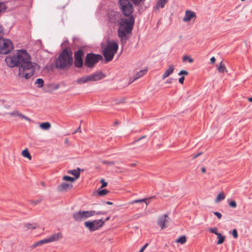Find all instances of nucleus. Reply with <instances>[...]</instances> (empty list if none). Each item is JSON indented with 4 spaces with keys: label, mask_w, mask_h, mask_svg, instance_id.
Here are the masks:
<instances>
[{
    "label": "nucleus",
    "mask_w": 252,
    "mask_h": 252,
    "mask_svg": "<svg viewBox=\"0 0 252 252\" xmlns=\"http://www.w3.org/2000/svg\"><path fill=\"white\" fill-rule=\"evenodd\" d=\"M5 61L10 67L18 66L19 76L26 79L33 76L35 70L39 68L38 64L32 62L30 56L24 50H18L13 56L7 57Z\"/></svg>",
    "instance_id": "f257e3e1"
},
{
    "label": "nucleus",
    "mask_w": 252,
    "mask_h": 252,
    "mask_svg": "<svg viewBox=\"0 0 252 252\" xmlns=\"http://www.w3.org/2000/svg\"><path fill=\"white\" fill-rule=\"evenodd\" d=\"M73 63V53L70 47L64 49L59 54L55 61L57 69L64 70L69 68Z\"/></svg>",
    "instance_id": "f03ea898"
},
{
    "label": "nucleus",
    "mask_w": 252,
    "mask_h": 252,
    "mask_svg": "<svg viewBox=\"0 0 252 252\" xmlns=\"http://www.w3.org/2000/svg\"><path fill=\"white\" fill-rule=\"evenodd\" d=\"M118 44L115 41L109 42L103 51V55L106 62L111 61L118 49Z\"/></svg>",
    "instance_id": "7ed1b4c3"
},
{
    "label": "nucleus",
    "mask_w": 252,
    "mask_h": 252,
    "mask_svg": "<svg viewBox=\"0 0 252 252\" xmlns=\"http://www.w3.org/2000/svg\"><path fill=\"white\" fill-rule=\"evenodd\" d=\"M102 59V56L99 54L88 53L86 56L84 64L88 68H93Z\"/></svg>",
    "instance_id": "20e7f679"
},
{
    "label": "nucleus",
    "mask_w": 252,
    "mask_h": 252,
    "mask_svg": "<svg viewBox=\"0 0 252 252\" xmlns=\"http://www.w3.org/2000/svg\"><path fill=\"white\" fill-rule=\"evenodd\" d=\"M13 49L11 41L0 37V54L6 55Z\"/></svg>",
    "instance_id": "39448f33"
},
{
    "label": "nucleus",
    "mask_w": 252,
    "mask_h": 252,
    "mask_svg": "<svg viewBox=\"0 0 252 252\" xmlns=\"http://www.w3.org/2000/svg\"><path fill=\"white\" fill-rule=\"evenodd\" d=\"M95 211H80L73 214L72 217L76 221H82L95 215Z\"/></svg>",
    "instance_id": "423d86ee"
},
{
    "label": "nucleus",
    "mask_w": 252,
    "mask_h": 252,
    "mask_svg": "<svg viewBox=\"0 0 252 252\" xmlns=\"http://www.w3.org/2000/svg\"><path fill=\"white\" fill-rule=\"evenodd\" d=\"M105 221L102 220H94L93 221H86L84 222L85 226L90 231H94L103 226Z\"/></svg>",
    "instance_id": "0eeeda50"
},
{
    "label": "nucleus",
    "mask_w": 252,
    "mask_h": 252,
    "mask_svg": "<svg viewBox=\"0 0 252 252\" xmlns=\"http://www.w3.org/2000/svg\"><path fill=\"white\" fill-rule=\"evenodd\" d=\"M84 56V52L82 49H78L75 52L74 54V62H73L74 66L77 68H81L83 65V57Z\"/></svg>",
    "instance_id": "6e6552de"
},
{
    "label": "nucleus",
    "mask_w": 252,
    "mask_h": 252,
    "mask_svg": "<svg viewBox=\"0 0 252 252\" xmlns=\"http://www.w3.org/2000/svg\"><path fill=\"white\" fill-rule=\"evenodd\" d=\"M121 14L119 12L116 11H112L109 13V21L114 24H117L119 27L118 30L120 29V23L121 20L123 19L121 18Z\"/></svg>",
    "instance_id": "1a4fd4ad"
},
{
    "label": "nucleus",
    "mask_w": 252,
    "mask_h": 252,
    "mask_svg": "<svg viewBox=\"0 0 252 252\" xmlns=\"http://www.w3.org/2000/svg\"><path fill=\"white\" fill-rule=\"evenodd\" d=\"M89 76L90 81H97L104 78L105 75H104L102 71H96L95 73L91 74Z\"/></svg>",
    "instance_id": "9d476101"
},
{
    "label": "nucleus",
    "mask_w": 252,
    "mask_h": 252,
    "mask_svg": "<svg viewBox=\"0 0 252 252\" xmlns=\"http://www.w3.org/2000/svg\"><path fill=\"white\" fill-rule=\"evenodd\" d=\"M196 18V14L194 12L189 10H187L185 12V15L183 18L184 22H189L192 19L195 20Z\"/></svg>",
    "instance_id": "9b49d317"
},
{
    "label": "nucleus",
    "mask_w": 252,
    "mask_h": 252,
    "mask_svg": "<svg viewBox=\"0 0 252 252\" xmlns=\"http://www.w3.org/2000/svg\"><path fill=\"white\" fill-rule=\"evenodd\" d=\"M167 218H168V216L165 214L160 216L158 220V224L161 227L162 229L166 228L167 226L165 224V223L168 222V220L166 219Z\"/></svg>",
    "instance_id": "f8f14e48"
},
{
    "label": "nucleus",
    "mask_w": 252,
    "mask_h": 252,
    "mask_svg": "<svg viewBox=\"0 0 252 252\" xmlns=\"http://www.w3.org/2000/svg\"><path fill=\"white\" fill-rule=\"evenodd\" d=\"M72 187L73 185L71 184L63 183L58 186L57 190L60 192L66 191Z\"/></svg>",
    "instance_id": "ddd939ff"
},
{
    "label": "nucleus",
    "mask_w": 252,
    "mask_h": 252,
    "mask_svg": "<svg viewBox=\"0 0 252 252\" xmlns=\"http://www.w3.org/2000/svg\"><path fill=\"white\" fill-rule=\"evenodd\" d=\"M63 238V234L61 232L55 233L49 237L47 238L49 243L59 241Z\"/></svg>",
    "instance_id": "4468645a"
},
{
    "label": "nucleus",
    "mask_w": 252,
    "mask_h": 252,
    "mask_svg": "<svg viewBox=\"0 0 252 252\" xmlns=\"http://www.w3.org/2000/svg\"><path fill=\"white\" fill-rule=\"evenodd\" d=\"M174 66L172 64L170 65L168 68L164 72V74H163L162 79L164 80L171 74H172L174 72Z\"/></svg>",
    "instance_id": "2eb2a0df"
},
{
    "label": "nucleus",
    "mask_w": 252,
    "mask_h": 252,
    "mask_svg": "<svg viewBox=\"0 0 252 252\" xmlns=\"http://www.w3.org/2000/svg\"><path fill=\"white\" fill-rule=\"evenodd\" d=\"M167 0H158L154 8L156 10H158L159 8H163L167 2Z\"/></svg>",
    "instance_id": "dca6fc26"
},
{
    "label": "nucleus",
    "mask_w": 252,
    "mask_h": 252,
    "mask_svg": "<svg viewBox=\"0 0 252 252\" xmlns=\"http://www.w3.org/2000/svg\"><path fill=\"white\" fill-rule=\"evenodd\" d=\"M8 114L13 117L18 116V117H21L22 119H24L28 120V121L30 120L28 117H27V116L19 113L18 111H14L13 112L9 113Z\"/></svg>",
    "instance_id": "f3484780"
},
{
    "label": "nucleus",
    "mask_w": 252,
    "mask_h": 252,
    "mask_svg": "<svg viewBox=\"0 0 252 252\" xmlns=\"http://www.w3.org/2000/svg\"><path fill=\"white\" fill-rule=\"evenodd\" d=\"M90 81V80L89 75L85 76L81 78H78L76 81L77 84H84Z\"/></svg>",
    "instance_id": "a211bd4d"
},
{
    "label": "nucleus",
    "mask_w": 252,
    "mask_h": 252,
    "mask_svg": "<svg viewBox=\"0 0 252 252\" xmlns=\"http://www.w3.org/2000/svg\"><path fill=\"white\" fill-rule=\"evenodd\" d=\"M80 170H81L80 168H78L77 170H75L74 169V170H68L67 171V173H69V174H71L74 175L75 176L74 178L75 179H77L80 177Z\"/></svg>",
    "instance_id": "6ab92c4d"
},
{
    "label": "nucleus",
    "mask_w": 252,
    "mask_h": 252,
    "mask_svg": "<svg viewBox=\"0 0 252 252\" xmlns=\"http://www.w3.org/2000/svg\"><path fill=\"white\" fill-rule=\"evenodd\" d=\"M146 71H147L146 70H141L139 71V72H138L135 74L133 80L130 81L129 84L132 83L133 81L138 79V78L142 77L146 73Z\"/></svg>",
    "instance_id": "aec40b11"
},
{
    "label": "nucleus",
    "mask_w": 252,
    "mask_h": 252,
    "mask_svg": "<svg viewBox=\"0 0 252 252\" xmlns=\"http://www.w3.org/2000/svg\"><path fill=\"white\" fill-rule=\"evenodd\" d=\"M49 243V242L48 241L47 238H46V239L40 240V241L37 242L36 243H34L33 245H32V248H35V247H36L37 246L42 245L46 244V243Z\"/></svg>",
    "instance_id": "412c9836"
},
{
    "label": "nucleus",
    "mask_w": 252,
    "mask_h": 252,
    "mask_svg": "<svg viewBox=\"0 0 252 252\" xmlns=\"http://www.w3.org/2000/svg\"><path fill=\"white\" fill-rule=\"evenodd\" d=\"M217 238L218 239L217 242L218 245H220L224 242L225 236L222 235L221 233H219L217 235Z\"/></svg>",
    "instance_id": "4be33fe9"
},
{
    "label": "nucleus",
    "mask_w": 252,
    "mask_h": 252,
    "mask_svg": "<svg viewBox=\"0 0 252 252\" xmlns=\"http://www.w3.org/2000/svg\"><path fill=\"white\" fill-rule=\"evenodd\" d=\"M22 155L24 157L28 158L29 159L31 160L32 159V156L27 149L24 150L22 152Z\"/></svg>",
    "instance_id": "5701e85b"
},
{
    "label": "nucleus",
    "mask_w": 252,
    "mask_h": 252,
    "mask_svg": "<svg viewBox=\"0 0 252 252\" xmlns=\"http://www.w3.org/2000/svg\"><path fill=\"white\" fill-rule=\"evenodd\" d=\"M40 127L43 129H48L51 127V124L49 122L42 123L40 125Z\"/></svg>",
    "instance_id": "b1692460"
},
{
    "label": "nucleus",
    "mask_w": 252,
    "mask_h": 252,
    "mask_svg": "<svg viewBox=\"0 0 252 252\" xmlns=\"http://www.w3.org/2000/svg\"><path fill=\"white\" fill-rule=\"evenodd\" d=\"M218 71L220 73H224V72H227L226 67L225 65L222 63V62H221L220 63V64L218 68Z\"/></svg>",
    "instance_id": "393cba45"
},
{
    "label": "nucleus",
    "mask_w": 252,
    "mask_h": 252,
    "mask_svg": "<svg viewBox=\"0 0 252 252\" xmlns=\"http://www.w3.org/2000/svg\"><path fill=\"white\" fill-rule=\"evenodd\" d=\"M225 197V196L224 193L223 192H220L218 195L215 201L216 202H219L224 199Z\"/></svg>",
    "instance_id": "a878e982"
},
{
    "label": "nucleus",
    "mask_w": 252,
    "mask_h": 252,
    "mask_svg": "<svg viewBox=\"0 0 252 252\" xmlns=\"http://www.w3.org/2000/svg\"><path fill=\"white\" fill-rule=\"evenodd\" d=\"M35 84L37 85V87L41 88L44 85V81L41 78H38L36 80Z\"/></svg>",
    "instance_id": "bb28decb"
},
{
    "label": "nucleus",
    "mask_w": 252,
    "mask_h": 252,
    "mask_svg": "<svg viewBox=\"0 0 252 252\" xmlns=\"http://www.w3.org/2000/svg\"><path fill=\"white\" fill-rule=\"evenodd\" d=\"M156 198V196H153L149 198H144V199H142L135 200L132 201L131 202V203L134 204V203H140V202H146V200H147L148 199H151L152 198Z\"/></svg>",
    "instance_id": "cd10ccee"
},
{
    "label": "nucleus",
    "mask_w": 252,
    "mask_h": 252,
    "mask_svg": "<svg viewBox=\"0 0 252 252\" xmlns=\"http://www.w3.org/2000/svg\"><path fill=\"white\" fill-rule=\"evenodd\" d=\"M187 241L186 237L185 236H182L180 237L179 239H178L176 242L181 244H184L186 243Z\"/></svg>",
    "instance_id": "c85d7f7f"
},
{
    "label": "nucleus",
    "mask_w": 252,
    "mask_h": 252,
    "mask_svg": "<svg viewBox=\"0 0 252 252\" xmlns=\"http://www.w3.org/2000/svg\"><path fill=\"white\" fill-rule=\"evenodd\" d=\"M63 180L66 181H69L72 183L74 182L76 179L73 177L68 176H64L63 178Z\"/></svg>",
    "instance_id": "c756f323"
},
{
    "label": "nucleus",
    "mask_w": 252,
    "mask_h": 252,
    "mask_svg": "<svg viewBox=\"0 0 252 252\" xmlns=\"http://www.w3.org/2000/svg\"><path fill=\"white\" fill-rule=\"evenodd\" d=\"M109 191L106 189H103L101 190H99L98 191V194L100 196H104L107 194Z\"/></svg>",
    "instance_id": "7c9ffc66"
},
{
    "label": "nucleus",
    "mask_w": 252,
    "mask_h": 252,
    "mask_svg": "<svg viewBox=\"0 0 252 252\" xmlns=\"http://www.w3.org/2000/svg\"><path fill=\"white\" fill-rule=\"evenodd\" d=\"M25 227H26L28 229H35L36 227V224L35 223H26L25 225Z\"/></svg>",
    "instance_id": "2f4dec72"
},
{
    "label": "nucleus",
    "mask_w": 252,
    "mask_h": 252,
    "mask_svg": "<svg viewBox=\"0 0 252 252\" xmlns=\"http://www.w3.org/2000/svg\"><path fill=\"white\" fill-rule=\"evenodd\" d=\"M182 60H183V61L184 62L188 61L189 63H192L193 62V60L192 58H191L190 57L188 56H184L183 57Z\"/></svg>",
    "instance_id": "473e14b6"
},
{
    "label": "nucleus",
    "mask_w": 252,
    "mask_h": 252,
    "mask_svg": "<svg viewBox=\"0 0 252 252\" xmlns=\"http://www.w3.org/2000/svg\"><path fill=\"white\" fill-rule=\"evenodd\" d=\"M101 162L104 164H108L110 165H112L115 164V161H114L102 160Z\"/></svg>",
    "instance_id": "72a5a7b5"
},
{
    "label": "nucleus",
    "mask_w": 252,
    "mask_h": 252,
    "mask_svg": "<svg viewBox=\"0 0 252 252\" xmlns=\"http://www.w3.org/2000/svg\"><path fill=\"white\" fill-rule=\"evenodd\" d=\"M209 231L217 235L219 234V233L218 232V229L216 227L210 228Z\"/></svg>",
    "instance_id": "f704fd0d"
},
{
    "label": "nucleus",
    "mask_w": 252,
    "mask_h": 252,
    "mask_svg": "<svg viewBox=\"0 0 252 252\" xmlns=\"http://www.w3.org/2000/svg\"><path fill=\"white\" fill-rule=\"evenodd\" d=\"M228 204L230 207L232 208H236L237 206L236 202L234 200L230 201Z\"/></svg>",
    "instance_id": "c9c22d12"
},
{
    "label": "nucleus",
    "mask_w": 252,
    "mask_h": 252,
    "mask_svg": "<svg viewBox=\"0 0 252 252\" xmlns=\"http://www.w3.org/2000/svg\"><path fill=\"white\" fill-rule=\"evenodd\" d=\"M143 216H144V215L142 213L136 214L133 216V219H134V220L137 219L140 217H143Z\"/></svg>",
    "instance_id": "e433bc0d"
},
{
    "label": "nucleus",
    "mask_w": 252,
    "mask_h": 252,
    "mask_svg": "<svg viewBox=\"0 0 252 252\" xmlns=\"http://www.w3.org/2000/svg\"><path fill=\"white\" fill-rule=\"evenodd\" d=\"M232 234L234 238H238V233L236 229H234L232 230Z\"/></svg>",
    "instance_id": "4c0bfd02"
},
{
    "label": "nucleus",
    "mask_w": 252,
    "mask_h": 252,
    "mask_svg": "<svg viewBox=\"0 0 252 252\" xmlns=\"http://www.w3.org/2000/svg\"><path fill=\"white\" fill-rule=\"evenodd\" d=\"M188 74H189V72L185 70H181L180 72L178 73L179 75H188Z\"/></svg>",
    "instance_id": "58836bf2"
},
{
    "label": "nucleus",
    "mask_w": 252,
    "mask_h": 252,
    "mask_svg": "<svg viewBox=\"0 0 252 252\" xmlns=\"http://www.w3.org/2000/svg\"><path fill=\"white\" fill-rule=\"evenodd\" d=\"M100 183L102 184L101 188H103L107 186V183L105 182L103 179L100 180Z\"/></svg>",
    "instance_id": "ea45409f"
},
{
    "label": "nucleus",
    "mask_w": 252,
    "mask_h": 252,
    "mask_svg": "<svg viewBox=\"0 0 252 252\" xmlns=\"http://www.w3.org/2000/svg\"><path fill=\"white\" fill-rule=\"evenodd\" d=\"M214 214L219 219H220L222 217L221 214L218 212H214Z\"/></svg>",
    "instance_id": "a19ab883"
},
{
    "label": "nucleus",
    "mask_w": 252,
    "mask_h": 252,
    "mask_svg": "<svg viewBox=\"0 0 252 252\" xmlns=\"http://www.w3.org/2000/svg\"><path fill=\"white\" fill-rule=\"evenodd\" d=\"M107 214L106 212H102V211H98L95 212L96 215H106Z\"/></svg>",
    "instance_id": "79ce46f5"
},
{
    "label": "nucleus",
    "mask_w": 252,
    "mask_h": 252,
    "mask_svg": "<svg viewBox=\"0 0 252 252\" xmlns=\"http://www.w3.org/2000/svg\"><path fill=\"white\" fill-rule=\"evenodd\" d=\"M40 201H41V200L38 199V200H34V201H32L31 203L33 204L34 205H36V204H38L39 203H40Z\"/></svg>",
    "instance_id": "37998d69"
},
{
    "label": "nucleus",
    "mask_w": 252,
    "mask_h": 252,
    "mask_svg": "<svg viewBox=\"0 0 252 252\" xmlns=\"http://www.w3.org/2000/svg\"><path fill=\"white\" fill-rule=\"evenodd\" d=\"M185 80V77L184 76H182L179 79V82L181 84H183L184 83V81Z\"/></svg>",
    "instance_id": "c03bdc74"
},
{
    "label": "nucleus",
    "mask_w": 252,
    "mask_h": 252,
    "mask_svg": "<svg viewBox=\"0 0 252 252\" xmlns=\"http://www.w3.org/2000/svg\"><path fill=\"white\" fill-rule=\"evenodd\" d=\"M202 154V152H200V153H198V154H197L196 155H194L193 156L192 158V159H195L196 158L198 157L199 156H200V155H201Z\"/></svg>",
    "instance_id": "a18cd8bd"
},
{
    "label": "nucleus",
    "mask_w": 252,
    "mask_h": 252,
    "mask_svg": "<svg viewBox=\"0 0 252 252\" xmlns=\"http://www.w3.org/2000/svg\"><path fill=\"white\" fill-rule=\"evenodd\" d=\"M3 28L2 26L0 25V37L3 34Z\"/></svg>",
    "instance_id": "49530a36"
},
{
    "label": "nucleus",
    "mask_w": 252,
    "mask_h": 252,
    "mask_svg": "<svg viewBox=\"0 0 252 252\" xmlns=\"http://www.w3.org/2000/svg\"><path fill=\"white\" fill-rule=\"evenodd\" d=\"M145 137H146V135H144V136H143L141 137L140 138H138L137 139L133 141V143H135V142H138V141H139V140H140L141 139L144 138Z\"/></svg>",
    "instance_id": "de8ad7c7"
},
{
    "label": "nucleus",
    "mask_w": 252,
    "mask_h": 252,
    "mask_svg": "<svg viewBox=\"0 0 252 252\" xmlns=\"http://www.w3.org/2000/svg\"><path fill=\"white\" fill-rule=\"evenodd\" d=\"M210 61H211V63H212V64L216 62L215 58L214 57H212L210 59Z\"/></svg>",
    "instance_id": "09e8293b"
},
{
    "label": "nucleus",
    "mask_w": 252,
    "mask_h": 252,
    "mask_svg": "<svg viewBox=\"0 0 252 252\" xmlns=\"http://www.w3.org/2000/svg\"><path fill=\"white\" fill-rule=\"evenodd\" d=\"M173 80V79L172 78H169L167 81H166V83H171L172 81Z\"/></svg>",
    "instance_id": "8fccbe9b"
},
{
    "label": "nucleus",
    "mask_w": 252,
    "mask_h": 252,
    "mask_svg": "<svg viewBox=\"0 0 252 252\" xmlns=\"http://www.w3.org/2000/svg\"><path fill=\"white\" fill-rule=\"evenodd\" d=\"M81 132V128H80V126H79L77 129L76 130L73 132V133H75L76 132Z\"/></svg>",
    "instance_id": "3c124183"
},
{
    "label": "nucleus",
    "mask_w": 252,
    "mask_h": 252,
    "mask_svg": "<svg viewBox=\"0 0 252 252\" xmlns=\"http://www.w3.org/2000/svg\"><path fill=\"white\" fill-rule=\"evenodd\" d=\"M148 246V244L147 243L142 248V249H143V250H144Z\"/></svg>",
    "instance_id": "603ef678"
},
{
    "label": "nucleus",
    "mask_w": 252,
    "mask_h": 252,
    "mask_svg": "<svg viewBox=\"0 0 252 252\" xmlns=\"http://www.w3.org/2000/svg\"><path fill=\"white\" fill-rule=\"evenodd\" d=\"M201 171L203 173H205V172H206L205 168V167H202V169H201Z\"/></svg>",
    "instance_id": "864d4df0"
},
{
    "label": "nucleus",
    "mask_w": 252,
    "mask_h": 252,
    "mask_svg": "<svg viewBox=\"0 0 252 252\" xmlns=\"http://www.w3.org/2000/svg\"><path fill=\"white\" fill-rule=\"evenodd\" d=\"M106 204H107L108 205H112L113 204V203L111 202H110V201H107V202H106Z\"/></svg>",
    "instance_id": "5fc2aeb1"
},
{
    "label": "nucleus",
    "mask_w": 252,
    "mask_h": 252,
    "mask_svg": "<svg viewBox=\"0 0 252 252\" xmlns=\"http://www.w3.org/2000/svg\"><path fill=\"white\" fill-rule=\"evenodd\" d=\"M110 217H108L105 219V221H108L110 220Z\"/></svg>",
    "instance_id": "6e6d98bb"
},
{
    "label": "nucleus",
    "mask_w": 252,
    "mask_h": 252,
    "mask_svg": "<svg viewBox=\"0 0 252 252\" xmlns=\"http://www.w3.org/2000/svg\"><path fill=\"white\" fill-rule=\"evenodd\" d=\"M248 99L250 102H252V97H249Z\"/></svg>",
    "instance_id": "4d7b16f0"
},
{
    "label": "nucleus",
    "mask_w": 252,
    "mask_h": 252,
    "mask_svg": "<svg viewBox=\"0 0 252 252\" xmlns=\"http://www.w3.org/2000/svg\"><path fill=\"white\" fill-rule=\"evenodd\" d=\"M147 205L149 203V202H147V200H146V202H145Z\"/></svg>",
    "instance_id": "13d9d810"
},
{
    "label": "nucleus",
    "mask_w": 252,
    "mask_h": 252,
    "mask_svg": "<svg viewBox=\"0 0 252 252\" xmlns=\"http://www.w3.org/2000/svg\"><path fill=\"white\" fill-rule=\"evenodd\" d=\"M115 125H118V121L115 122Z\"/></svg>",
    "instance_id": "bf43d9fd"
},
{
    "label": "nucleus",
    "mask_w": 252,
    "mask_h": 252,
    "mask_svg": "<svg viewBox=\"0 0 252 252\" xmlns=\"http://www.w3.org/2000/svg\"><path fill=\"white\" fill-rule=\"evenodd\" d=\"M144 250H143V249H141L140 251H139V252H143Z\"/></svg>",
    "instance_id": "052dcab7"
},
{
    "label": "nucleus",
    "mask_w": 252,
    "mask_h": 252,
    "mask_svg": "<svg viewBox=\"0 0 252 252\" xmlns=\"http://www.w3.org/2000/svg\"><path fill=\"white\" fill-rule=\"evenodd\" d=\"M135 165V163H133L131 164V166H134Z\"/></svg>",
    "instance_id": "680f3d73"
},
{
    "label": "nucleus",
    "mask_w": 252,
    "mask_h": 252,
    "mask_svg": "<svg viewBox=\"0 0 252 252\" xmlns=\"http://www.w3.org/2000/svg\"><path fill=\"white\" fill-rule=\"evenodd\" d=\"M68 142V140H67V139H66V141H65V142Z\"/></svg>",
    "instance_id": "e2e57ef3"
},
{
    "label": "nucleus",
    "mask_w": 252,
    "mask_h": 252,
    "mask_svg": "<svg viewBox=\"0 0 252 252\" xmlns=\"http://www.w3.org/2000/svg\"><path fill=\"white\" fill-rule=\"evenodd\" d=\"M56 88H59V86H57Z\"/></svg>",
    "instance_id": "0e129e2a"
},
{
    "label": "nucleus",
    "mask_w": 252,
    "mask_h": 252,
    "mask_svg": "<svg viewBox=\"0 0 252 252\" xmlns=\"http://www.w3.org/2000/svg\"><path fill=\"white\" fill-rule=\"evenodd\" d=\"M8 107H9V106H7L6 108H8Z\"/></svg>",
    "instance_id": "69168bd1"
},
{
    "label": "nucleus",
    "mask_w": 252,
    "mask_h": 252,
    "mask_svg": "<svg viewBox=\"0 0 252 252\" xmlns=\"http://www.w3.org/2000/svg\"><path fill=\"white\" fill-rule=\"evenodd\" d=\"M8 107H9V106H7L6 108H8Z\"/></svg>",
    "instance_id": "338daca9"
},
{
    "label": "nucleus",
    "mask_w": 252,
    "mask_h": 252,
    "mask_svg": "<svg viewBox=\"0 0 252 252\" xmlns=\"http://www.w3.org/2000/svg\"><path fill=\"white\" fill-rule=\"evenodd\" d=\"M8 107H9V106H7L6 108H8Z\"/></svg>",
    "instance_id": "774afa93"
}]
</instances>
